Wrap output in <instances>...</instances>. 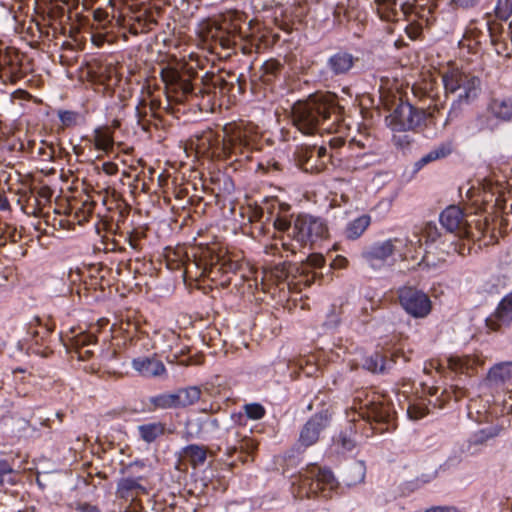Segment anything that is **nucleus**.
I'll return each mask as SVG.
<instances>
[{
	"label": "nucleus",
	"instance_id": "c756f323",
	"mask_svg": "<svg viewBox=\"0 0 512 512\" xmlns=\"http://www.w3.org/2000/svg\"><path fill=\"white\" fill-rule=\"evenodd\" d=\"M97 151L108 154L114 149L113 129L108 125L98 126L93 130L90 140Z\"/></svg>",
	"mask_w": 512,
	"mask_h": 512
},
{
	"label": "nucleus",
	"instance_id": "603ef678",
	"mask_svg": "<svg viewBox=\"0 0 512 512\" xmlns=\"http://www.w3.org/2000/svg\"><path fill=\"white\" fill-rule=\"evenodd\" d=\"M57 116L61 122V129H67L77 126L81 120V114L73 110L59 109Z\"/></svg>",
	"mask_w": 512,
	"mask_h": 512
},
{
	"label": "nucleus",
	"instance_id": "338daca9",
	"mask_svg": "<svg viewBox=\"0 0 512 512\" xmlns=\"http://www.w3.org/2000/svg\"><path fill=\"white\" fill-rule=\"evenodd\" d=\"M74 508L78 512H101L98 506L89 502H76Z\"/></svg>",
	"mask_w": 512,
	"mask_h": 512
},
{
	"label": "nucleus",
	"instance_id": "4d7b16f0",
	"mask_svg": "<svg viewBox=\"0 0 512 512\" xmlns=\"http://www.w3.org/2000/svg\"><path fill=\"white\" fill-rule=\"evenodd\" d=\"M281 171V165L279 162H277L274 159H268L265 161H260L257 164V172H260L262 174H269L273 172H280Z\"/></svg>",
	"mask_w": 512,
	"mask_h": 512
},
{
	"label": "nucleus",
	"instance_id": "79ce46f5",
	"mask_svg": "<svg viewBox=\"0 0 512 512\" xmlns=\"http://www.w3.org/2000/svg\"><path fill=\"white\" fill-rule=\"evenodd\" d=\"M89 277L91 278V286L94 289L98 287L103 290L105 285L109 286L110 283L107 281V277L111 273V269L103 264H95L89 268Z\"/></svg>",
	"mask_w": 512,
	"mask_h": 512
},
{
	"label": "nucleus",
	"instance_id": "052dcab7",
	"mask_svg": "<svg viewBox=\"0 0 512 512\" xmlns=\"http://www.w3.org/2000/svg\"><path fill=\"white\" fill-rule=\"evenodd\" d=\"M437 476V472L434 471L432 473H425L418 477H416L413 481L409 482L408 485L412 487V489H419L425 484L433 481Z\"/></svg>",
	"mask_w": 512,
	"mask_h": 512
},
{
	"label": "nucleus",
	"instance_id": "bb28decb",
	"mask_svg": "<svg viewBox=\"0 0 512 512\" xmlns=\"http://www.w3.org/2000/svg\"><path fill=\"white\" fill-rule=\"evenodd\" d=\"M447 234V232L442 233L435 223L427 222L421 230V236L419 237L418 234L414 235L416 240H413V245L410 246L412 253L416 251L417 247H421L422 239L425 240L427 245L436 243L445 245Z\"/></svg>",
	"mask_w": 512,
	"mask_h": 512
},
{
	"label": "nucleus",
	"instance_id": "864d4df0",
	"mask_svg": "<svg viewBox=\"0 0 512 512\" xmlns=\"http://www.w3.org/2000/svg\"><path fill=\"white\" fill-rule=\"evenodd\" d=\"M395 133L392 137V143L401 150H407L414 143V138L407 133L408 130H393Z\"/></svg>",
	"mask_w": 512,
	"mask_h": 512
},
{
	"label": "nucleus",
	"instance_id": "39448f33",
	"mask_svg": "<svg viewBox=\"0 0 512 512\" xmlns=\"http://www.w3.org/2000/svg\"><path fill=\"white\" fill-rule=\"evenodd\" d=\"M291 489L298 499H331L338 493L339 482L331 469L310 463L293 477Z\"/></svg>",
	"mask_w": 512,
	"mask_h": 512
},
{
	"label": "nucleus",
	"instance_id": "f704fd0d",
	"mask_svg": "<svg viewBox=\"0 0 512 512\" xmlns=\"http://www.w3.org/2000/svg\"><path fill=\"white\" fill-rule=\"evenodd\" d=\"M356 58L346 51H338L328 59V67L335 75L347 73L354 64Z\"/></svg>",
	"mask_w": 512,
	"mask_h": 512
},
{
	"label": "nucleus",
	"instance_id": "de8ad7c7",
	"mask_svg": "<svg viewBox=\"0 0 512 512\" xmlns=\"http://www.w3.org/2000/svg\"><path fill=\"white\" fill-rule=\"evenodd\" d=\"M365 479V466L363 462H353L347 471L346 478L344 479L346 485L354 486L363 482Z\"/></svg>",
	"mask_w": 512,
	"mask_h": 512
},
{
	"label": "nucleus",
	"instance_id": "f3484780",
	"mask_svg": "<svg viewBox=\"0 0 512 512\" xmlns=\"http://www.w3.org/2000/svg\"><path fill=\"white\" fill-rule=\"evenodd\" d=\"M335 154H328V148L325 145L306 146L298 151V162L300 167L310 173L323 171L330 163L333 165Z\"/></svg>",
	"mask_w": 512,
	"mask_h": 512
},
{
	"label": "nucleus",
	"instance_id": "9d476101",
	"mask_svg": "<svg viewBox=\"0 0 512 512\" xmlns=\"http://www.w3.org/2000/svg\"><path fill=\"white\" fill-rule=\"evenodd\" d=\"M206 26L199 32H263L266 26L257 17L249 19L248 15L238 10H227L206 20Z\"/></svg>",
	"mask_w": 512,
	"mask_h": 512
},
{
	"label": "nucleus",
	"instance_id": "cd10ccee",
	"mask_svg": "<svg viewBox=\"0 0 512 512\" xmlns=\"http://www.w3.org/2000/svg\"><path fill=\"white\" fill-rule=\"evenodd\" d=\"M428 393L430 396H435V400H430V403L438 409L444 408L452 398L459 401L466 396V390L457 386H451L449 389L441 390V392L439 387L432 386L428 388Z\"/></svg>",
	"mask_w": 512,
	"mask_h": 512
},
{
	"label": "nucleus",
	"instance_id": "0e129e2a",
	"mask_svg": "<svg viewBox=\"0 0 512 512\" xmlns=\"http://www.w3.org/2000/svg\"><path fill=\"white\" fill-rule=\"evenodd\" d=\"M266 211L264 210V201L261 206H257L253 209L252 214L250 216V222L252 223H261L262 225L266 222Z\"/></svg>",
	"mask_w": 512,
	"mask_h": 512
},
{
	"label": "nucleus",
	"instance_id": "e433bc0d",
	"mask_svg": "<svg viewBox=\"0 0 512 512\" xmlns=\"http://www.w3.org/2000/svg\"><path fill=\"white\" fill-rule=\"evenodd\" d=\"M479 363V360L474 356H450L447 359L448 367L451 371L460 374L473 373Z\"/></svg>",
	"mask_w": 512,
	"mask_h": 512
},
{
	"label": "nucleus",
	"instance_id": "13d9d810",
	"mask_svg": "<svg viewBox=\"0 0 512 512\" xmlns=\"http://www.w3.org/2000/svg\"><path fill=\"white\" fill-rule=\"evenodd\" d=\"M480 34H463L462 38L458 41L461 48L467 47L471 53H476V46L478 44L477 37Z\"/></svg>",
	"mask_w": 512,
	"mask_h": 512
},
{
	"label": "nucleus",
	"instance_id": "7ed1b4c3",
	"mask_svg": "<svg viewBox=\"0 0 512 512\" xmlns=\"http://www.w3.org/2000/svg\"><path fill=\"white\" fill-rule=\"evenodd\" d=\"M335 100L325 94H314L304 101H297L292 106L291 117L293 125L304 135H314L320 130L330 131L338 119L335 116L332 124L324 126L335 114Z\"/></svg>",
	"mask_w": 512,
	"mask_h": 512
},
{
	"label": "nucleus",
	"instance_id": "c85d7f7f",
	"mask_svg": "<svg viewBox=\"0 0 512 512\" xmlns=\"http://www.w3.org/2000/svg\"><path fill=\"white\" fill-rule=\"evenodd\" d=\"M201 249L198 252L193 254L194 259L190 260L189 255L183 251V249H176L169 251L166 254V265L170 270H178L181 268H185L186 272L189 270L190 265H196V262H199V257L201 254Z\"/></svg>",
	"mask_w": 512,
	"mask_h": 512
},
{
	"label": "nucleus",
	"instance_id": "49530a36",
	"mask_svg": "<svg viewBox=\"0 0 512 512\" xmlns=\"http://www.w3.org/2000/svg\"><path fill=\"white\" fill-rule=\"evenodd\" d=\"M57 147L53 143L42 140L37 147H33L32 154L41 161L51 162L56 157Z\"/></svg>",
	"mask_w": 512,
	"mask_h": 512
},
{
	"label": "nucleus",
	"instance_id": "0eeeda50",
	"mask_svg": "<svg viewBox=\"0 0 512 512\" xmlns=\"http://www.w3.org/2000/svg\"><path fill=\"white\" fill-rule=\"evenodd\" d=\"M199 259L196 265L201 270L200 276L209 278L216 285L228 287L238 274L239 278L244 277V274L241 273L244 264L230 255H219L206 247L201 249Z\"/></svg>",
	"mask_w": 512,
	"mask_h": 512
},
{
	"label": "nucleus",
	"instance_id": "5fc2aeb1",
	"mask_svg": "<svg viewBox=\"0 0 512 512\" xmlns=\"http://www.w3.org/2000/svg\"><path fill=\"white\" fill-rule=\"evenodd\" d=\"M473 193V189H469L467 195L469 199L472 201L473 205L475 206H478L480 202L483 205H488L489 203H492L494 201L495 193L491 190L490 187L488 188L486 186H483V191L481 193H478L475 199Z\"/></svg>",
	"mask_w": 512,
	"mask_h": 512
},
{
	"label": "nucleus",
	"instance_id": "ddd939ff",
	"mask_svg": "<svg viewBox=\"0 0 512 512\" xmlns=\"http://www.w3.org/2000/svg\"><path fill=\"white\" fill-rule=\"evenodd\" d=\"M55 326V322L49 317L36 316L28 323L29 348L33 353L43 357L52 353L50 343Z\"/></svg>",
	"mask_w": 512,
	"mask_h": 512
},
{
	"label": "nucleus",
	"instance_id": "20e7f679",
	"mask_svg": "<svg viewBox=\"0 0 512 512\" xmlns=\"http://www.w3.org/2000/svg\"><path fill=\"white\" fill-rule=\"evenodd\" d=\"M440 76L445 93L457 94L447 116V120H453L460 115L463 104H470L478 97L481 81L477 76L453 62H449L440 70Z\"/></svg>",
	"mask_w": 512,
	"mask_h": 512
},
{
	"label": "nucleus",
	"instance_id": "6e6552de",
	"mask_svg": "<svg viewBox=\"0 0 512 512\" xmlns=\"http://www.w3.org/2000/svg\"><path fill=\"white\" fill-rule=\"evenodd\" d=\"M161 78L165 83L166 88V98L168 101L169 107L174 112L177 110L180 111V108H175L174 106L184 105L186 103H190L191 105H198L200 110H207L211 105V95L209 91H205L202 88H199V93H204L202 96L208 98L206 104L194 103L198 98V94L195 92V88L190 82L189 79L184 78V76L177 69L172 67H165L161 70Z\"/></svg>",
	"mask_w": 512,
	"mask_h": 512
},
{
	"label": "nucleus",
	"instance_id": "4468645a",
	"mask_svg": "<svg viewBox=\"0 0 512 512\" xmlns=\"http://www.w3.org/2000/svg\"><path fill=\"white\" fill-rule=\"evenodd\" d=\"M471 214L458 205H450L440 213L439 221L447 233L459 238H473V221L469 220Z\"/></svg>",
	"mask_w": 512,
	"mask_h": 512
},
{
	"label": "nucleus",
	"instance_id": "7c9ffc66",
	"mask_svg": "<svg viewBox=\"0 0 512 512\" xmlns=\"http://www.w3.org/2000/svg\"><path fill=\"white\" fill-rule=\"evenodd\" d=\"M394 360L384 352L375 351L364 357L362 367L372 373H385L392 368Z\"/></svg>",
	"mask_w": 512,
	"mask_h": 512
},
{
	"label": "nucleus",
	"instance_id": "2eb2a0df",
	"mask_svg": "<svg viewBox=\"0 0 512 512\" xmlns=\"http://www.w3.org/2000/svg\"><path fill=\"white\" fill-rule=\"evenodd\" d=\"M264 210L267 214L266 222L272 223L275 231L286 233L288 236L295 218L292 206L281 201L278 197H270L264 199Z\"/></svg>",
	"mask_w": 512,
	"mask_h": 512
},
{
	"label": "nucleus",
	"instance_id": "423d86ee",
	"mask_svg": "<svg viewBox=\"0 0 512 512\" xmlns=\"http://www.w3.org/2000/svg\"><path fill=\"white\" fill-rule=\"evenodd\" d=\"M329 237L327 221L309 213H298L288 235V241L282 240V248L291 255L304 247L315 248Z\"/></svg>",
	"mask_w": 512,
	"mask_h": 512
},
{
	"label": "nucleus",
	"instance_id": "dca6fc26",
	"mask_svg": "<svg viewBox=\"0 0 512 512\" xmlns=\"http://www.w3.org/2000/svg\"><path fill=\"white\" fill-rule=\"evenodd\" d=\"M386 120L392 130H414L425 122L426 113L408 102H401Z\"/></svg>",
	"mask_w": 512,
	"mask_h": 512
},
{
	"label": "nucleus",
	"instance_id": "aec40b11",
	"mask_svg": "<svg viewBox=\"0 0 512 512\" xmlns=\"http://www.w3.org/2000/svg\"><path fill=\"white\" fill-rule=\"evenodd\" d=\"M98 331V326H91L89 331H80L70 337V344L79 360L87 361L93 357L94 351L89 347L97 345L96 332Z\"/></svg>",
	"mask_w": 512,
	"mask_h": 512
},
{
	"label": "nucleus",
	"instance_id": "c03bdc74",
	"mask_svg": "<svg viewBox=\"0 0 512 512\" xmlns=\"http://www.w3.org/2000/svg\"><path fill=\"white\" fill-rule=\"evenodd\" d=\"M141 439L147 443L154 442L158 437L164 435L165 426L161 422L142 424L138 427Z\"/></svg>",
	"mask_w": 512,
	"mask_h": 512
},
{
	"label": "nucleus",
	"instance_id": "a19ab883",
	"mask_svg": "<svg viewBox=\"0 0 512 512\" xmlns=\"http://www.w3.org/2000/svg\"><path fill=\"white\" fill-rule=\"evenodd\" d=\"M502 427L491 425L474 432L468 439L469 446H479L500 435Z\"/></svg>",
	"mask_w": 512,
	"mask_h": 512
},
{
	"label": "nucleus",
	"instance_id": "774afa93",
	"mask_svg": "<svg viewBox=\"0 0 512 512\" xmlns=\"http://www.w3.org/2000/svg\"><path fill=\"white\" fill-rule=\"evenodd\" d=\"M307 261L313 268H322L325 265V258L321 254H310Z\"/></svg>",
	"mask_w": 512,
	"mask_h": 512
},
{
	"label": "nucleus",
	"instance_id": "c9c22d12",
	"mask_svg": "<svg viewBox=\"0 0 512 512\" xmlns=\"http://www.w3.org/2000/svg\"><path fill=\"white\" fill-rule=\"evenodd\" d=\"M488 111L497 119L512 120V96L492 98L488 104Z\"/></svg>",
	"mask_w": 512,
	"mask_h": 512
},
{
	"label": "nucleus",
	"instance_id": "69168bd1",
	"mask_svg": "<svg viewBox=\"0 0 512 512\" xmlns=\"http://www.w3.org/2000/svg\"><path fill=\"white\" fill-rule=\"evenodd\" d=\"M177 34H169L170 37H164L162 39L163 44L165 47H167L166 53H171L172 48L173 49H179L181 46V39L180 37H176Z\"/></svg>",
	"mask_w": 512,
	"mask_h": 512
},
{
	"label": "nucleus",
	"instance_id": "f257e3e1",
	"mask_svg": "<svg viewBox=\"0 0 512 512\" xmlns=\"http://www.w3.org/2000/svg\"><path fill=\"white\" fill-rule=\"evenodd\" d=\"M352 417L349 424L340 431L335 445L342 452H350L356 446L355 435L360 433L366 438L375 434L394 431L396 412L391 401L383 394L368 388L356 390L353 395Z\"/></svg>",
	"mask_w": 512,
	"mask_h": 512
},
{
	"label": "nucleus",
	"instance_id": "4c0bfd02",
	"mask_svg": "<svg viewBox=\"0 0 512 512\" xmlns=\"http://www.w3.org/2000/svg\"><path fill=\"white\" fill-rule=\"evenodd\" d=\"M207 453V447L198 444H189L185 446L181 452L182 456L193 468L204 465L207 459Z\"/></svg>",
	"mask_w": 512,
	"mask_h": 512
},
{
	"label": "nucleus",
	"instance_id": "09e8293b",
	"mask_svg": "<svg viewBox=\"0 0 512 512\" xmlns=\"http://www.w3.org/2000/svg\"><path fill=\"white\" fill-rule=\"evenodd\" d=\"M149 402L154 409H177L174 392H166L152 396L150 397Z\"/></svg>",
	"mask_w": 512,
	"mask_h": 512
},
{
	"label": "nucleus",
	"instance_id": "a878e982",
	"mask_svg": "<svg viewBox=\"0 0 512 512\" xmlns=\"http://www.w3.org/2000/svg\"><path fill=\"white\" fill-rule=\"evenodd\" d=\"M346 147L347 145L345 143L344 138L340 136H333L329 139L327 147L328 154L337 155V157H333L334 166L341 164L344 160L347 161L348 166L353 167L354 169L365 167L368 165V163L361 164L358 163L357 161H354V163L351 164V162H353V154L349 153V151L346 150Z\"/></svg>",
	"mask_w": 512,
	"mask_h": 512
},
{
	"label": "nucleus",
	"instance_id": "8fccbe9b",
	"mask_svg": "<svg viewBox=\"0 0 512 512\" xmlns=\"http://www.w3.org/2000/svg\"><path fill=\"white\" fill-rule=\"evenodd\" d=\"M146 236L147 234L143 228H133L126 232L125 242H127L135 252H141L143 249V240Z\"/></svg>",
	"mask_w": 512,
	"mask_h": 512
},
{
	"label": "nucleus",
	"instance_id": "3c124183",
	"mask_svg": "<svg viewBox=\"0 0 512 512\" xmlns=\"http://www.w3.org/2000/svg\"><path fill=\"white\" fill-rule=\"evenodd\" d=\"M368 141H369V138L365 137L364 141L352 139L348 143L346 150H348L349 153L353 154V160L359 159V161H361L366 156L371 155L370 151L367 150L369 148L367 145Z\"/></svg>",
	"mask_w": 512,
	"mask_h": 512
},
{
	"label": "nucleus",
	"instance_id": "6e6d98bb",
	"mask_svg": "<svg viewBox=\"0 0 512 512\" xmlns=\"http://www.w3.org/2000/svg\"><path fill=\"white\" fill-rule=\"evenodd\" d=\"M247 418L251 420H260L266 415L265 407L260 403H248L243 406Z\"/></svg>",
	"mask_w": 512,
	"mask_h": 512
},
{
	"label": "nucleus",
	"instance_id": "f03ea898",
	"mask_svg": "<svg viewBox=\"0 0 512 512\" xmlns=\"http://www.w3.org/2000/svg\"><path fill=\"white\" fill-rule=\"evenodd\" d=\"M198 141V148L203 153L244 162L252 160L253 153L258 151L259 137L241 124L228 123L223 128V134L209 130Z\"/></svg>",
	"mask_w": 512,
	"mask_h": 512
},
{
	"label": "nucleus",
	"instance_id": "680f3d73",
	"mask_svg": "<svg viewBox=\"0 0 512 512\" xmlns=\"http://www.w3.org/2000/svg\"><path fill=\"white\" fill-rule=\"evenodd\" d=\"M442 262H444V258H438L436 260L430 251H425V254L422 257L419 266H421L423 269H430L437 267L439 263Z\"/></svg>",
	"mask_w": 512,
	"mask_h": 512
},
{
	"label": "nucleus",
	"instance_id": "a18cd8bd",
	"mask_svg": "<svg viewBox=\"0 0 512 512\" xmlns=\"http://www.w3.org/2000/svg\"><path fill=\"white\" fill-rule=\"evenodd\" d=\"M162 12V6L155 4L152 7L144 9V11L137 16V20L142 23L144 27L152 30L154 28L153 25H158V20Z\"/></svg>",
	"mask_w": 512,
	"mask_h": 512
},
{
	"label": "nucleus",
	"instance_id": "58836bf2",
	"mask_svg": "<svg viewBox=\"0 0 512 512\" xmlns=\"http://www.w3.org/2000/svg\"><path fill=\"white\" fill-rule=\"evenodd\" d=\"M451 153L452 145L450 143H441L415 162V170L418 171L422 169L425 165L433 161L443 159L449 156Z\"/></svg>",
	"mask_w": 512,
	"mask_h": 512
},
{
	"label": "nucleus",
	"instance_id": "b1692460",
	"mask_svg": "<svg viewBox=\"0 0 512 512\" xmlns=\"http://www.w3.org/2000/svg\"><path fill=\"white\" fill-rule=\"evenodd\" d=\"M143 479L142 476L120 479L117 483V497L125 501H133L138 496L146 494L147 490L141 483Z\"/></svg>",
	"mask_w": 512,
	"mask_h": 512
},
{
	"label": "nucleus",
	"instance_id": "a211bd4d",
	"mask_svg": "<svg viewBox=\"0 0 512 512\" xmlns=\"http://www.w3.org/2000/svg\"><path fill=\"white\" fill-rule=\"evenodd\" d=\"M24 55L18 49L0 42V78L6 77L11 82L22 79Z\"/></svg>",
	"mask_w": 512,
	"mask_h": 512
},
{
	"label": "nucleus",
	"instance_id": "f8f14e48",
	"mask_svg": "<svg viewBox=\"0 0 512 512\" xmlns=\"http://www.w3.org/2000/svg\"><path fill=\"white\" fill-rule=\"evenodd\" d=\"M396 294L399 305L410 317L423 319L431 313L432 301L429 295L416 286H401Z\"/></svg>",
	"mask_w": 512,
	"mask_h": 512
},
{
	"label": "nucleus",
	"instance_id": "9b49d317",
	"mask_svg": "<svg viewBox=\"0 0 512 512\" xmlns=\"http://www.w3.org/2000/svg\"><path fill=\"white\" fill-rule=\"evenodd\" d=\"M413 240L408 237H393L385 241H378L361 252V258L373 269L382 268L394 254L401 258L412 255Z\"/></svg>",
	"mask_w": 512,
	"mask_h": 512
},
{
	"label": "nucleus",
	"instance_id": "393cba45",
	"mask_svg": "<svg viewBox=\"0 0 512 512\" xmlns=\"http://www.w3.org/2000/svg\"><path fill=\"white\" fill-rule=\"evenodd\" d=\"M378 4V12L386 21L394 20L398 15V8L403 14L412 11L417 0H375Z\"/></svg>",
	"mask_w": 512,
	"mask_h": 512
},
{
	"label": "nucleus",
	"instance_id": "473e14b6",
	"mask_svg": "<svg viewBox=\"0 0 512 512\" xmlns=\"http://www.w3.org/2000/svg\"><path fill=\"white\" fill-rule=\"evenodd\" d=\"M512 381V362H502L490 368L487 382L491 386L499 387Z\"/></svg>",
	"mask_w": 512,
	"mask_h": 512
},
{
	"label": "nucleus",
	"instance_id": "2f4dec72",
	"mask_svg": "<svg viewBox=\"0 0 512 512\" xmlns=\"http://www.w3.org/2000/svg\"><path fill=\"white\" fill-rule=\"evenodd\" d=\"M425 397H420L413 402H410L407 408L408 417L412 420H420L431 411V407L435 409L434 405L430 403V400H435V396H430L428 388L423 389Z\"/></svg>",
	"mask_w": 512,
	"mask_h": 512
},
{
	"label": "nucleus",
	"instance_id": "5701e85b",
	"mask_svg": "<svg viewBox=\"0 0 512 512\" xmlns=\"http://www.w3.org/2000/svg\"><path fill=\"white\" fill-rule=\"evenodd\" d=\"M132 368L142 377L155 378L166 375L164 363L154 356H141L131 362Z\"/></svg>",
	"mask_w": 512,
	"mask_h": 512
},
{
	"label": "nucleus",
	"instance_id": "37998d69",
	"mask_svg": "<svg viewBox=\"0 0 512 512\" xmlns=\"http://www.w3.org/2000/svg\"><path fill=\"white\" fill-rule=\"evenodd\" d=\"M502 36L503 34H487L496 53L500 56L510 58L512 55V34H506V38H502Z\"/></svg>",
	"mask_w": 512,
	"mask_h": 512
},
{
	"label": "nucleus",
	"instance_id": "ea45409f",
	"mask_svg": "<svg viewBox=\"0 0 512 512\" xmlns=\"http://www.w3.org/2000/svg\"><path fill=\"white\" fill-rule=\"evenodd\" d=\"M177 408H186L195 404L201 397V389L198 386H188L174 391Z\"/></svg>",
	"mask_w": 512,
	"mask_h": 512
},
{
	"label": "nucleus",
	"instance_id": "4be33fe9",
	"mask_svg": "<svg viewBox=\"0 0 512 512\" xmlns=\"http://www.w3.org/2000/svg\"><path fill=\"white\" fill-rule=\"evenodd\" d=\"M88 77L91 82L109 88L119 81L116 67L111 63L97 62L88 66Z\"/></svg>",
	"mask_w": 512,
	"mask_h": 512
},
{
	"label": "nucleus",
	"instance_id": "412c9836",
	"mask_svg": "<svg viewBox=\"0 0 512 512\" xmlns=\"http://www.w3.org/2000/svg\"><path fill=\"white\" fill-rule=\"evenodd\" d=\"M495 17L486 20L488 32H512V0H497Z\"/></svg>",
	"mask_w": 512,
	"mask_h": 512
},
{
	"label": "nucleus",
	"instance_id": "bf43d9fd",
	"mask_svg": "<svg viewBox=\"0 0 512 512\" xmlns=\"http://www.w3.org/2000/svg\"><path fill=\"white\" fill-rule=\"evenodd\" d=\"M211 82L213 88L219 89L221 95L228 94L234 87L233 83L227 82L221 76H213Z\"/></svg>",
	"mask_w": 512,
	"mask_h": 512
},
{
	"label": "nucleus",
	"instance_id": "6ab92c4d",
	"mask_svg": "<svg viewBox=\"0 0 512 512\" xmlns=\"http://www.w3.org/2000/svg\"><path fill=\"white\" fill-rule=\"evenodd\" d=\"M485 324L493 332L512 324V291L500 300L494 312L486 318Z\"/></svg>",
	"mask_w": 512,
	"mask_h": 512
},
{
	"label": "nucleus",
	"instance_id": "e2e57ef3",
	"mask_svg": "<svg viewBox=\"0 0 512 512\" xmlns=\"http://www.w3.org/2000/svg\"><path fill=\"white\" fill-rule=\"evenodd\" d=\"M282 65L276 60L266 61L262 65L263 76H276L281 71Z\"/></svg>",
	"mask_w": 512,
	"mask_h": 512
},
{
	"label": "nucleus",
	"instance_id": "1a4fd4ad",
	"mask_svg": "<svg viewBox=\"0 0 512 512\" xmlns=\"http://www.w3.org/2000/svg\"><path fill=\"white\" fill-rule=\"evenodd\" d=\"M333 414L332 406L322 402L318 410L301 427L298 440L291 448V452L301 454L316 445L322 434L330 427Z\"/></svg>",
	"mask_w": 512,
	"mask_h": 512
},
{
	"label": "nucleus",
	"instance_id": "72a5a7b5",
	"mask_svg": "<svg viewBox=\"0 0 512 512\" xmlns=\"http://www.w3.org/2000/svg\"><path fill=\"white\" fill-rule=\"evenodd\" d=\"M371 224V216L362 214L350 220L344 230L343 235L347 240L354 241L359 239Z\"/></svg>",
	"mask_w": 512,
	"mask_h": 512
}]
</instances>
